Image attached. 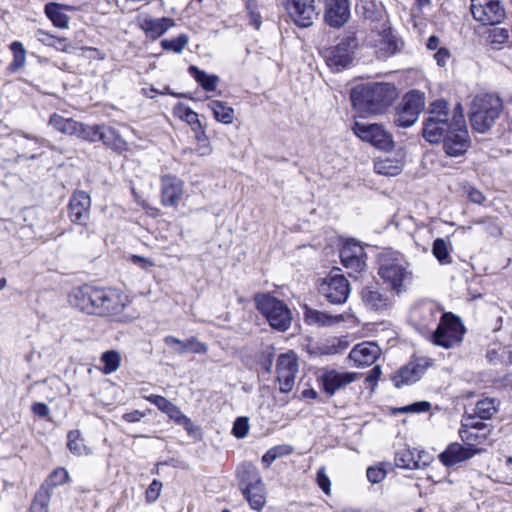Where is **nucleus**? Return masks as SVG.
Listing matches in <instances>:
<instances>
[{"label": "nucleus", "mask_w": 512, "mask_h": 512, "mask_svg": "<svg viewBox=\"0 0 512 512\" xmlns=\"http://www.w3.org/2000/svg\"><path fill=\"white\" fill-rule=\"evenodd\" d=\"M422 136L432 144L442 142L445 153L450 157L462 156L470 147L464 115H451L445 100H436L430 104Z\"/></svg>", "instance_id": "1"}, {"label": "nucleus", "mask_w": 512, "mask_h": 512, "mask_svg": "<svg viewBox=\"0 0 512 512\" xmlns=\"http://www.w3.org/2000/svg\"><path fill=\"white\" fill-rule=\"evenodd\" d=\"M398 97L394 84L368 83L356 86L351 99L356 108L369 114H383Z\"/></svg>", "instance_id": "2"}, {"label": "nucleus", "mask_w": 512, "mask_h": 512, "mask_svg": "<svg viewBox=\"0 0 512 512\" xmlns=\"http://www.w3.org/2000/svg\"><path fill=\"white\" fill-rule=\"evenodd\" d=\"M503 111V102L495 94H480L472 101L469 113L471 127L478 133L489 131Z\"/></svg>", "instance_id": "3"}, {"label": "nucleus", "mask_w": 512, "mask_h": 512, "mask_svg": "<svg viewBox=\"0 0 512 512\" xmlns=\"http://www.w3.org/2000/svg\"><path fill=\"white\" fill-rule=\"evenodd\" d=\"M378 275L384 283L397 293L411 276L404 256L395 251H385L378 258Z\"/></svg>", "instance_id": "4"}, {"label": "nucleus", "mask_w": 512, "mask_h": 512, "mask_svg": "<svg viewBox=\"0 0 512 512\" xmlns=\"http://www.w3.org/2000/svg\"><path fill=\"white\" fill-rule=\"evenodd\" d=\"M254 300L257 310L265 317L273 329L285 332L290 328L292 312L282 300L269 293L257 294Z\"/></svg>", "instance_id": "5"}, {"label": "nucleus", "mask_w": 512, "mask_h": 512, "mask_svg": "<svg viewBox=\"0 0 512 512\" xmlns=\"http://www.w3.org/2000/svg\"><path fill=\"white\" fill-rule=\"evenodd\" d=\"M465 327L461 319L451 312L442 313L430 340L443 348H452L463 340Z\"/></svg>", "instance_id": "6"}, {"label": "nucleus", "mask_w": 512, "mask_h": 512, "mask_svg": "<svg viewBox=\"0 0 512 512\" xmlns=\"http://www.w3.org/2000/svg\"><path fill=\"white\" fill-rule=\"evenodd\" d=\"M358 44V39L353 32L344 33L336 45L323 51L327 65L335 72L348 68L353 61Z\"/></svg>", "instance_id": "7"}, {"label": "nucleus", "mask_w": 512, "mask_h": 512, "mask_svg": "<svg viewBox=\"0 0 512 512\" xmlns=\"http://www.w3.org/2000/svg\"><path fill=\"white\" fill-rule=\"evenodd\" d=\"M425 107V94L412 90L404 95L395 108L393 123L397 127L408 128L416 123Z\"/></svg>", "instance_id": "8"}, {"label": "nucleus", "mask_w": 512, "mask_h": 512, "mask_svg": "<svg viewBox=\"0 0 512 512\" xmlns=\"http://www.w3.org/2000/svg\"><path fill=\"white\" fill-rule=\"evenodd\" d=\"M283 5L290 19L300 28L312 26L320 13L316 0H284Z\"/></svg>", "instance_id": "9"}, {"label": "nucleus", "mask_w": 512, "mask_h": 512, "mask_svg": "<svg viewBox=\"0 0 512 512\" xmlns=\"http://www.w3.org/2000/svg\"><path fill=\"white\" fill-rule=\"evenodd\" d=\"M440 314L441 309L434 303H422L412 311L411 323L421 335L430 339Z\"/></svg>", "instance_id": "10"}, {"label": "nucleus", "mask_w": 512, "mask_h": 512, "mask_svg": "<svg viewBox=\"0 0 512 512\" xmlns=\"http://www.w3.org/2000/svg\"><path fill=\"white\" fill-rule=\"evenodd\" d=\"M352 130L360 139L379 149L390 150L394 146L391 134L382 125L355 122Z\"/></svg>", "instance_id": "11"}, {"label": "nucleus", "mask_w": 512, "mask_h": 512, "mask_svg": "<svg viewBox=\"0 0 512 512\" xmlns=\"http://www.w3.org/2000/svg\"><path fill=\"white\" fill-rule=\"evenodd\" d=\"M473 18L484 25H496L505 17V10L498 0H471Z\"/></svg>", "instance_id": "12"}, {"label": "nucleus", "mask_w": 512, "mask_h": 512, "mask_svg": "<svg viewBox=\"0 0 512 512\" xmlns=\"http://www.w3.org/2000/svg\"><path fill=\"white\" fill-rule=\"evenodd\" d=\"M127 302V296L120 293L118 290L100 288L95 315L106 317L117 316L124 310Z\"/></svg>", "instance_id": "13"}, {"label": "nucleus", "mask_w": 512, "mask_h": 512, "mask_svg": "<svg viewBox=\"0 0 512 512\" xmlns=\"http://www.w3.org/2000/svg\"><path fill=\"white\" fill-rule=\"evenodd\" d=\"M319 292L331 304H342L350 293L349 282L342 275L331 276L320 284Z\"/></svg>", "instance_id": "14"}, {"label": "nucleus", "mask_w": 512, "mask_h": 512, "mask_svg": "<svg viewBox=\"0 0 512 512\" xmlns=\"http://www.w3.org/2000/svg\"><path fill=\"white\" fill-rule=\"evenodd\" d=\"M360 297L365 308L375 312L387 311L392 307V298L385 289L378 284L367 285L362 288Z\"/></svg>", "instance_id": "15"}, {"label": "nucleus", "mask_w": 512, "mask_h": 512, "mask_svg": "<svg viewBox=\"0 0 512 512\" xmlns=\"http://www.w3.org/2000/svg\"><path fill=\"white\" fill-rule=\"evenodd\" d=\"M369 45L374 48L378 59H386L398 51V41L390 29L372 31L368 37Z\"/></svg>", "instance_id": "16"}, {"label": "nucleus", "mask_w": 512, "mask_h": 512, "mask_svg": "<svg viewBox=\"0 0 512 512\" xmlns=\"http://www.w3.org/2000/svg\"><path fill=\"white\" fill-rule=\"evenodd\" d=\"M100 288L84 285L74 288L69 295V302L87 314H96Z\"/></svg>", "instance_id": "17"}, {"label": "nucleus", "mask_w": 512, "mask_h": 512, "mask_svg": "<svg viewBox=\"0 0 512 512\" xmlns=\"http://www.w3.org/2000/svg\"><path fill=\"white\" fill-rule=\"evenodd\" d=\"M428 366L429 362L426 359H418L409 362L407 365L400 368L397 373L392 376L391 380L396 388L414 384L422 377Z\"/></svg>", "instance_id": "18"}, {"label": "nucleus", "mask_w": 512, "mask_h": 512, "mask_svg": "<svg viewBox=\"0 0 512 512\" xmlns=\"http://www.w3.org/2000/svg\"><path fill=\"white\" fill-rule=\"evenodd\" d=\"M483 451L481 448H471L468 445L457 442L450 443L446 449L439 454V460L446 467H451L473 458Z\"/></svg>", "instance_id": "19"}, {"label": "nucleus", "mask_w": 512, "mask_h": 512, "mask_svg": "<svg viewBox=\"0 0 512 512\" xmlns=\"http://www.w3.org/2000/svg\"><path fill=\"white\" fill-rule=\"evenodd\" d=\"M91 198L85 191L73 193L68 205V216L73 223L85 225L89 219Z\"/></svg>", "instance_id": "20"}, {"label": "nucleus", "mask_w": 512, "mask_h": 512, "mask_svg": "<svg viewBox=\"0 0 512 512\" xmlns=\"http://www.w3.org/2000/svg\"><path fill=\"white\" fill-rule=\"evenodd\" d=\"M184 193V182L174 175L161 177V203L164 206L176 207Z\"/></svg>", "instance_id": "21"}, {"label": "nucleus", "mask_w": 512, "mask_h": 512, "mask_svg": "<svg viewBox=\"0 0 512 512\" xmlns=\"http://www.w3.org/2000/svg\"><path fill=\"white\" fill-rule=\"evenodd\" d=\"M358 378L355 372H339L336 370L325 371L320 376L323 391L329 395H334L338 390L354 382Z\"/></svg>", "instance_id": "22"}, {"label": "nucleus", "mask_w": 512, "mask_h": 512, "mask_svg": "<svg viewBox=\"0 0 512 512\" xmlns=\"http://www.w3.org/2000/svg\"><path fill=\"white\" fill-rule=\"evenodd\" d=\"M325 21L332 27H341L350 17V0H325Z\"/></svg>", "instance_id": "23"}, {"label": "nucleus", "mask_w": 512, "mask_h": 512, "mask_svg": "<svg viewBox=\"0 0 512 512\" xmlns=\"http://www.w3.org/2000/svg\"><path fill=\"white\" fill-rule=\"evenodd\" d=\"M380 353L381 350L375 342L367 341L355 345L349 353V359L357 367H365L372 365L380 356Z\"/></svg>", "instance_id": "24"}, {"label": "nucleus", "mask_w": 512, "mask_h": 512, "mask_svg": "<svg viewBox=\"0 0 512 512\" xmlns=\"http://www.w3.org/2000/svg\"><path fill=\"white\" fill-rule=\"evenodd\" d=\"M364 249L354 241L346 242L340 249L341 263L356 272L361 271L365 266Z\"/></svg>", "instance_id": "25"}, {"label": "nucleus", "mask_w": 512, "mask_h": 512, "mask_svg": "<svg viewBox=\"0 0 512 512\" xmlns=\"http://www.w3.org/2000/svg\"><path fill=\"white\" fill-rule=\"evenodd\" d=\"M164 342L167 346L171 347L175 353L179 355L184 354H206L208 347L205 343L199 341L196 337H190L183 341L174 336H166Z\"/></svg>", "instance_id": "26"}, {"label": "nucleus", "mask_w": 512, "mask_h": 512, "mask_svg": "<svg viewBox=\"0 0 512 512\" xmlns=\"http://www.w3.org/2000/svg\"><path fill=\"white\" fill-rule=\"evenodd\" d=\"M428 463V454L424 451L415 452L407 447L399 449L395 454V465L404 469H420Z\"/></svg>", "instance_id": "27"}, {"label": "nucleus", "mask_w": 512, "mask_h": 512, "mask_svg": "<svg viewBox=\"0 0 512 512\" xmlns=\"http://www.w3.org/2000/svg\"><path fill=\"white\" fill-rule=\"evenodd\" d=\"M175 25V21L169 17L145 18L141 23V29L151 39H157Z\"/></svg>", "instance_id": "28"}, {"label": "nucleus", "mask_w": 512, "mask_h": 512, "mask_svg": "<svg viewBox=\"0 0 512 512\" xmlns=\"http://www.w3.org/2000/svg\"><path fill=\"white\" fill-rule=\"evenodd\" d=\"M303 310L304 320L309 325L330 326L343 320L341 315H331L326 312L310 308L307 305L303 307Z\"/></svg>", "instance_id": "29"}, {"label": "nucleus", "mask_w": 512, "mask_h": 512, "mask_svg": "<svg viewBox=\"0 0 512 512\" xmlns=\"http://www.w3.org/2000/svg\"><path fill=\"white\" fill-rule=\"evenodd\" d=\"M100 141H102L106 147L118 153L127 150V142L121 137L119 132L105 124L101 125Z\"/></svg>", "instance_id": "30"}, {"label": "nucleus", "mask_w": 512, "mask_h": 512, "mask_svg": "<svg viewBox=\"0 0 512 512\" xmlns=\"http://www.w3.org/2000/svg\"><path fill=\"white\" fill-rule=\"evenodd\" d=\"M237 478L241 490L263 483L258 469L249 462H245L237 468Z\"/></svg>", "instance_id": "31"}, {"label": "nucleus", "mask_w": 512, "mask_h": 512, "mask_svg": "<svg viewBox=\"0 0 512 512\" xmlns=\"http://www.w3.org/2000/svg\"><path fill=\"white\" fill-rule=\"evenodd\" d=\"M207 107L218 122L226 125L233 123L234 109L226 102L220 100H211L207 104Z\"/></svg>", "instance_id": "32"}, {"label": "nucleus", "mask_w": 512, "mask_h": 512, "mask_svg": "<svg viewBox=\"0 0 512 512\" xmlns=\"http://www.w3.org/2000/svg\"><path fill=\"white\" fill-rule=\"evenodd\" d=\"M188 72L205 91L213 92L216 90L219 82V77L217 75L208 74L195 65H190Z\"/></svg>", "instance_id": "33"}, {"label": "nucleus", "mask_w": 512, "mask_h": 512, "mask_svg": "<svg viewBox=\"0 0 512 512\" xmlns=\"http://www.w3.org/2000/svg\"><path fill=\"white\" fill-rule=\"evenodd\" d=\"M499 405L497 398L486 397L476 402L473 412L480 420H489L497 413Z\"/></svg>", "instance_id": "34"}, {"label": "nucleus", "mask_w": 512, "mask_h": 512, "mask_svg": "<svg viewBox=\"0 0 512 512\" xmlns=\"http://www.w3.org/2000/svg\"><path fill=\"white\" fill-rule=\"evenodd\" d=\"M49 125L55 130L67 135H77L79 129V122L72 118H64L57 113H53L50 116Z\"/></svg>", "instance_id": "35"}, {"label": "nucleus", "mask_w": 512, "mask_h": 512, "mask_svg": "<svg viewBox=\"0 0 512 512\" xmlns=\"http://www.w3.org/2000/svg\"><path fill=\"white\" fill-rule=\"evenodd\" d=\"M252 509L261 511L266 503L264 484L260 483L242 490Z\"/></svg>", "instance_id": "36"}, {"label": "nucleus", "mask_w": 512, "mask_h": 512, "mask_svg": "<svg viewBox=\"0 0 512 512\" xmlns=\"http://www.w3.org/2000/svg\"><path fill=\"white\" fill-rule=\"evenodd\" d=\"M375 172L385 176H396L401 173L403 164L397 159H379L374 164Z\"/></svg>", "instance_id": "37"}, {"label": "nucleus", "mask_w": 512, "mask_h": 512, "mask_svg": "<svg viewBox=\"0 0 512 512\" xmlns=\"http://www.w3.org/2000/svg\"><path fill=\"white\" fill-rule=\"evenodd\" d=\"M67 448L69 451L76 455H89L90 450L84 444V440L81 437V432L79 430H71L67 434Z\"/></svg>", "instance_id": "38"}, {"label": "nucleus", "mask_w": 512, "mask_h": 512, "mask_svg": "<svg viewBox=\"0 0 512 512\" xmlns=\"http://www.w3.org/2000/svg\"><path fill=\"white\" fill-rule=\"evenodd\" d=\"M489 431L459 429V436L464 444L471 448H479L478 445L484 443Z\"/></svg>", "instance_id": "39"}, {"label": "nucleus", "mask_w": 512, "mask_h": 512, "mask_svg": "<svg viewBox=\"0 0 512 512\" xmlns=\"http://www.w3.org/2000/svg\"><path fill=\"white\" fill-rule=\"evenodd\" d=\"M13 53V60L8 65V70L11 73L19 71L26 63V50L20 41H14L10 45Z\"/></svg>", "instance_id": "40"}, {"label": "nucleus", "mask_w": 512, "mask_h": 512, "mask_svg": "<svg viewBox=\"0 0 512 512\" xmlns=\"http://www.w3.org/2000/svg\"><path fill=\"white\" fill-rule=\"evenodd\" d=\"M101 361L104 364V367L102 369L103 373L111 374L119 368L121 357L117 351L109 350L102 354Z\"/></svg>", "instance_id": "41"}, {"label": "nucleus", "mask_w": 512, "mask_h": 512, "mask_svg": "<svg viewBox=\"0 0 512 512\" xmlns=\"http://www.w3.org/2000/svg\"><path fill=\"white\" fill-rule=\"evenodd\" d=\"M49 491L43 485L35 495L30 512H48Z\"/></svg>", "instance_id": "42"}, {"label": "nucleus", "mask_w": 512, "mask_h": 512, "mask_svg": "<svg viewBox=\"0 0 512 512\" xmlns=\"http://www.w3.org/2000/svg\"><path fill=\"white\" fill-rule=\"evenodd\" d=\"M189 42V37L186 34H180L173 39H164L161 41V47L166 51H173L181 53Z\"/></svg>", "instance_id": "43"}, {"label": "nucleus", "mask_w": 512, "mask_h": 512, "mask_svg": "<svg viewBox=\"0 0 512 512\" xmlns=\"http://www.w3.org/2000/svg\"><path fill=\"white\" fill-rule=\"evenodd\" d=\"M488 39L493 49H501L502 45L509 40V31L505 28L494 27L489 31Z\"/></svg>", "instance_id": "44"}, {"label": "nucleus", "mask_w": 512, "mask_h": 512, "mask_svg": "<svg viewBox=\"0 0 512 512\" xmlns=\"http://www.w3.org/2000/svg\"><path fill=\"white\" fill-rule=\"evenodd\" d=\"M276 371L298 372L296 355L292 352L281 354L278 357Z\"/></svg>", "instance_id": "45"}, {"label": "nucleus", "mask_w": 512, "mask_h": 512, "mask_svg": "<svg viewBox=\"0 0 512 512\" xmlns=\"http://www.w3.org/2000/svg\"><path fill=\"white\" fill-rule=\"evenodd\" d=\"M101 125H85L79 123L77 135L79 138L89 142L100 141Z\"/></svg>", "instance_id": "46"}, {"label": "nucleus", "mask_w": 512, "mask_h": 512, "mask_svg": "<svg viewBox=\"0 0 512 512\" xmlns=\"http://www.w3.org/2000/svg\"><path fill=\"white\" fill-rule=\"evenodd\" d=\"M460 429L489 431L487 424H485L483 420H480L479 417L476 416L474 412H465V414L462 417Z\"/></svg>", "instance_id": "47"}, {"label": "nucleus", "mask_w": 512, "mask_h": 512, "mask_svg": "<svg viewBox=\"0 0 512 512\" xmlns=\"http://www.w3.org/2000/svg\"><path fill=\"white\" fill-rule=\"evenodd\" d=\"M195 140L197 143L195 151L199 156H208L212 153V146L206 135L204 127L198 128Z\"/></svg>", "instance_id": "48"}, {"label": "nucleus", "mask_w": 512, "mask_h": 512, "mask_svg": "<svg viewBox=\"0 0 512 512\" xmlns=\"http://www.w3.org/2000/svg\"><path fill=\"white\" fill-rule=\"evenodd\" d=\"M292 452V449L288 445H280L275 446L269 449L262 457L263 464L268 467L270 466L277 458L282 457L284 455H289Z\"/></svg>", "instance_id": "49"}, {"label": "nucleus", "mask_w": 512, "mask_h": 512, "mask_svg": "<svg viewBox=\"0 0 512 512\" xmlns=\"http://www.w3.org/2000/svg\"><path fill=\"white\" fill-rule=\"evenodd\" d=\"M433 255L441 263H450V253L448 250L447 242L443 238H437L433 242L432 247Z\"/></svg>", "instance_id": "50"}, {"label": "nucleus", "mask_w": 512, "mask_h": 512, "mask_svg": "<svg viewBox=\"0 0 512 512\" xmlns=\"http://www.w3.org/2000/svg\"><path fill=\"white\" fill-rule=\"evenodd\" d=\"M45 13L56 27L65 28L68 26V16L61 12L57 7L46 5Z\"/></svg>", "instance_id": "51"}, {"label": "nucleus", "mask_w": 512, "mask_h": 512, "mask_svg": "<svg viewBox=\"0 0 512 512\" xmlns=\"http://www.w3.org/2000/svg\"><path fill=\"white\" fill-rule=\"evenodd\" d=\"M296 372L277 371V380L282 393H289L295 383Z\"/></svg>", "instance_id": "52"}, {"label": "nucleus", "mask_w": 512, "mask_h": 512, "mask_svg": "<svg viewBox=\"0 0 512 512\" xmlns=\"http://www.w3.org/2000/svg\"><path fill=\"white\" fill-rule=\"evenodd\" d=\"M177 109L180 113V117L185 122H187L190 126L196 125V126H198V128L203 127V125L201 124V122L198 118V114L195 111H193L192 109H190L189 107H187L183 104H179L177 106Z\"/></svg>", "instance_id": "53"}, {"label": "nucleus", "mask_w": 512, "mask_h": 512, "mask_svg": "<svg viewBox=\"0 0 512 512\" xmlns=\"http://www.w3.org/2000/svg\"><path fill=\"white\" fill-rule=\"evenodd\" d=\"M246 10L247 15L250 20V24L255 27V29H259L262 21H261V15L258 12V6L256 1L254 0H248L246 3Z\"/></svg>", "instance_id": "54"}, {"label": "nucleus", "mask_w": 512, "mask_h": 512, "mask_svg": "<svg viewBox=\"0 0 512 512\" xmlns=\"http://www.w3.org/2000/svg\"><path fill=\"white\" fill-rule=\"evenodd\" d=\"M249 431V419L247 417H238L234 421L232 434L238 438L242 439L247 436Z\"/></svg>", "instance_id": "55"}, {"label": "nucleus", "mask_w": 512, "mask_h": 512, "mask_svg": "<svg viewBox=\"0 0 512 512\" xmlns=\"http://www.w3.org/2000/svg\"><path fill=\"white\" fill-rule=\"evenodd\" d=\"M431 408V403L428 401H419L412 403L410 405H406L397 409V412L405 414V413H422L427 412Z\"/></svg>", "instance_id": "56"}, {"label": "nucleus", "mask_w": 512, "mask_h": 512, "mask_svg": "<svg viewBox=\"0 0 512 512\" xmlns=\"http://www.w3.org/2000/svg\"><path fill=\"white\" fill-rule=\"evenodd\" d=\"M386 474L387 472L382 466L369 467L366 472L368 480L373 484L382 482Z\"/></svg>", "instance_id": "57"}, {"label": "nucleus", "mask_w": 512, "mask_h": 512, "mask_svg": "<svg viewBox=\"0 0 512 512\" xmlns=\"http://www.w3.org/2000/svg\"><path fill=\"white\" fill-rule=\"evenodd\" d=\"M34 37L37 41L41 42L46 46L56 45L59 42V37L49 34L43 29H38L35 31Z\"/></svg>", "instance_id": "58"}, {"label": "nucleus", "mask_w": 512, "mask_h": 512, "mask_svg": "<svg viewBox=\"0 0 512 512\" xmlns=\"http://www.w3.org/2000/svg\"><path fill=\"white\" fill-rule=\"evenodd\" d=\"M162 489V483L159 480L154 479L146 490V500L149 503L155 502L160 495Z\"/></svg>", "instance_id": "59"}, {"label": "nucleus", "mask_w": 512, "mask_h": 512, "mask_svg": "<svg viewBox=\"0 0 512 512\" xmlns=\"http://www.w3.org/2000/svg\"><path fill=\"white\" fill-rule=\"evenodd\" d=\"M317 484L325 494L330 493L331 483L324 467H321L317 472Z\"/></svg>", "instance_id": "60"}, {"label": "nucleus", "mask_w": 512, "mask_h": 512, "mask_svg": "<svg viewBox=\"0 0 512 512\" xmlns=\"http://www.w3.org/2000/svg\"><path fill=\"white\" fill-rule=\"evenodd\" d=\"M143 398L150 403L154 404L160 411H163L164 407L168 404L169 400L161 395L151 394L143 396Z\"/></svg>", "instance_id": "61"}, {"label": "nucleus", "mask_w": 512, "mask_h": 512, "mask_svg": "<svg viewBox=\"0 0 512 512\" xmlns=\"http://www.w3.org/2000/svg\"><path fill=\"white\" fill-rule=\"evenodd\" d=\"M179 425H182L184 427V429L187 431V433L191 436H194L196 437L197 434L200 432V428L198 426H196L190 418H188L187 416H185L184 418H182L181 422L179 423Z\"/></svg>", "instance_id": "62"}, {"label": "nucleus", "mask_w": 512, "mask_h": 512, "mask_svg": "<svg viewBox=\"0 0 512 512\" xmlns=\"http://www.w3.org/2000/svg\"><path fill=\"white\" fill-rule=\"evenodd\" d=\"M146 415H147V412L140 411V410H134V411L123 414L122 419L129 423H135V422L140 421Z\"/></svg>", "instance_id": "63"}, {"label": "nucleus", "mask_w": 512, "mask_h": 512, "mask_svg": "<svg viewBox=\"0 0 512 512\" xmlns=\"http://www.w3.org/2000/svg\"><path fill=\"white\" fill-rule=\"evenodd\" d=\"M467 194L469 200L475 204H481L485 200V196L483 195V193L474 187H469L467 190Z\"/></svg>", "instance_id": "64"}]
</instances>
